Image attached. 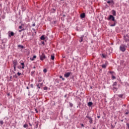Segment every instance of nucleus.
Here are the masks:
<instances>
[{
    "label": "nucleus",
    "instance_id": "f257e3e1",
    "mask_svg": "<svg viewBox=\"0 0 129 129\" xmlns=\"http://www.w3.org/2000/svg\"><path fill=\"white\" fill-rule=\"evenodd\" d=\"M126 48H127V46L125 44H121L120 46V50L121 52H124L126 50Z\"/></svg>",
    "mask_w": 129,
    "mask_h": 129
},
{
    "label": "nucleus",
    "instance_id": "f03ea898",
    "mask_svg": "<svg viewBox=\"0 0 129 129\" xmlns=\"http://www.w3.org/2000/svg\"><path fill=\"white\" fill-rule=\"evenodd\" d=\"M19 29H20L19 30L20 33H21L22 31H25V30H26L25 28V25L24 24H22L19 27Z\"/></svg>",
    "mask_w": 129,
    "mask_h": 129
},
{
    "label": "nucleus",
    "instance_id": "7ed1b4c3",
    "mask_svg": "<svg viewBox=\"0 0 129 129\" xmlns=\"http://www.w3.org/2000/svg\"><path fill=\"white\" fill-rule=\"evenodd\" d=\"M20 64L21 66H18L17 68H18V69H25V63L24 62H21Z\"/></svg>",
    "mask_w": 129,
    "mask_h": 129
},
{
    "label": "nucleus",
    "instance_id": "20e7f679",
    "mask_svg": "<svg viewBox=\"0 0 129 129\" xmlns=\"http://www.w3.org/2000/svg\"><path fill=\"white\" fill-rule=\"evenodd\" d=\"M124 40L125 42H128L129 41V34L124 36Z\"/></svg>",
    "mask_w": 129,
    "mask_h": 129
},
{
    "label": "nucleus",
    "instance_id": "39448f33",
    "mask_svg": "<svg viewBox=\"0 0 129 129\" xmlns=\"http://www.w3.org/2000/svg\"><path fill=\"white\" fill-rule=\"evenodd\" d=\"M108 20H111V21H113V22H116V20H115L114 17H113V16L112 15H110L109 18H108Z\"/></svg>",
    "mask_w": 129,
    "mask_h": 129
},
{
    "label": "nucleus",
    "instance_id": "423d86ee",
    "mask_svg": "<svg viewBox=\"0 0 129 129\" xmlns=\"http://www.w3.org/2000/svg\"><path fill=\"white\" fill-rule=\"evenodd\" d=\"M18 61H17V60H14L13 62V67H17L18 66Z\"/></svg>",
    "mask_w": 129,
    "mask_h": 129
},
{
    "label": "nucleus",
    "instance_id": "0eeeda50",
    "mask_svg": "<svg viewBox=\"0 0 129 129\" xmlns=\"http://www.w3.org/2000/svg\"><path fill=\"white\" fill-rule=\"evenodd\" d=\"M71 74V73L69 72V73H67L64 74V77H66V78L69 77V76H70V75Z\"/></svg>",
    "mask_w": 129,
    "mask_h": 129
},
{
    "label": "nucleus",
    "instance_id": "6e6552de",
    "mask_svg": "<svg viewBox=\"0 0 129 129\" xmlns=\"http://www.w3.org/2000/svg\"><path fill=\"white\" fill-rule=\"evenodd\" d=\"M45 58H46V56H45V54H42L41 56H40V60H44V59H45Z\"/></svg>",
    "mask_w": 129,
    "mask_h": 129
},
{
    "label": "nucleus",
    "instance_id": "1a4fd4ad",
    "mask_svg": "<svg viewBox=\"0 0 129 129\" xmlns=\"http://www.w3.org/2000/svg\"><path fill=\"white\" fill-rule=\"evenodd\" d=\"M86 117L89 119V123H92V118L91 117H89L88 116H87Z\"/></svg>",
    "mask_w": 129,
    "mask_h": 129
},
{
    "label": "nucleus",
    "instance_id": "9d476101",
    "mask_svg": "<svg viewBox=\"0 0 129 129\" xmlns=\"http://www.w3.org/2000/svg\"><path fill=\"white\" fill-rule=\"evenodd\" d=\"M112 14L113 15V16H116V12L115 11V10H113L111 11Z\"/></svg>",
    "mask_w": 129,
    "mask_h": 129
},
{
    "label": "nucleus",
    "instance_id": "9b49d317",
    "mask_svg": "<svg viewBox=\"0 0 129 129\" xmlns=\"http://www.w3.org/2000/svg\"><path fill=\"white\" fill-rule=\"evenodd\" d=\"M80 17L82 19H84V18H85V13L81 14Z\"/></svg>",
    "mask_w": 129,
    "mask_h": 129
},
{
    "label": "nucleus",
    "instance_id": "f8f14e48",
    "mask_svg": "<svg viewBox=\"0 0 129 129\" xmlns=\"http://www.w3.org/2000/svg\"><path fill=\"white\" fill-rule=\"evenodd\" d=\"M36 58H37V56L34 55L33 57L30 58V60H31V61H34V60H35Z\"/></svg>",
    "mask_w": 129,
    "mask_h": 129
},
{
    "label": "nucleus",
    "instance_id": "ddd939ff",
    "mask_svg": "<svg viewBox=\"0 0 129 129\" xmlns=\"http://www.w3.org/2000/svg\"><path fill=\"white\" fill-rule=\"evenodd\" d=\"M107 4H112V5H114V2L113 0H111V1L107 2Z\"/></svg>",
    "mask_w": 129,
    "mask_h": 129
},
{
    "label": "nucleus",
    "instance_id": "4468645a",
    "mask_svg": "<svg viewBox=\"0 0 129 129\" xmlns=\"http://www.w3.org/2000/svg\"><path fill=\"white\" fill-rule=\"evenodd\" d=\"M14 33H11L9 34V38H11L12 37V36H14Z\"/></svg>",
    "mask_w": 129,
    "mask_h": 129
},
{
    "label": "nucleus",
    "instance_id": "2eb2a0df",
    "mask_svg": "<svg viewBox=\"0 0 129 129\" xmlns=\"http://www.w3.org/2000/svg\"><path fill=\"white\" fill-rule=\"evenodd\" d=\"M41 40H45L46 38L45 37V36L42 35L41 37H40Z\"/></svg>",
    "mask_w": 129,
    "mask_h": 129
},
{
    "label": "nucleus",
    "instance_id": "dca6fc26",
    "mask_svg": "<svg viewBox=\"0 0 129 129\" xmlns=\"http://www.w3.org/2000/svg\"><path fill=\"white\" fill-rule=\"evenodd\" d=\"M18 48H20V49H24V46L23 45H18Z\"/></svg>",
    "mask_w": 129,
    "mask_h": 129
},
{
    "label": "nucleus",
    "instance_id": "f3484780",
    "mask_svg": "<svg viewBox=\"0 0 129 129\" xmlns=\"http://www.w3.org/2000/svg\"><path fill=\"white\" fill-rule=\"evenodd\" d=\"M107 66V63L106 62L105 64L102 65V68H105Z\"/></svg>",
    "mask_w": 129,
    "mask_h": 129
},
{
    "label": "nucleus",
    "instance_id": "a211bd4d",
    "mask_svg": "<svg viewBox=\"0 0 129 129\" xmlns=\"http://www.w3.org/2000/svg\"><path fill=\"white\" fill-rule=\"evenodd\" d=\"M88 106H91V105H92V102H89L88 103Z\"/></svg>",
    "mask_w": 129,
    "mask_h": 129
},
{
    "label": "nucleus",
    "instance_id": "6ab92c4d",
    "mask_svg": "<svg viewBox=\"0 0 129 129\" xmlns=\"http://www.w3.org/2000/svg\"><path fill=\"white\" fill-rule=\"evenodd\" d=\"M115 22H114L113 24H111V25H110V26H111V27H114V26H115V25H116Z\"/></svg>",
    "mask_w": 129,
    "mask_h": 129
},
{
    "label": "nucleus",
    "instance_id": "aec40b11",
    "mask_svg": "<svg viewBox=\"0 0 129 129\" xmlns=\"http://www.w3.org/2000/svg\"><path fill=\"white\" fill-rule=\"evenodd\" d=\"M83 38H84V36H82V37L81 38V40H80V43H81V42L83 41Z\"/></svg>",
    "mask_w": 129,
    "mask_h": 129
},
{
    "label": "nucleus",
    "instance_id": "412c9836",
    "mask_svg": "<svg viewBox=\"0 0 129 129\" xmlns=\"http://www.w3.org/2000/svg\"><path fill=\"white\" fill-rule=\"evenodd\" d=\"M51 60H54L55 59V56L53 55H51Z\"/></svg>",
    "mask_w": 129,
    "mask_h": 129
},
{
    "label": "nucleus",
    "instance_id": "4be33fe9",
    "mask_svg": "<svg viewBox=\"0 0 129 129\" xmlns=\"http://www.w3.org/2000/svg\"><path fill=\"white\" fill-rule=\"evenodd\" d=\"M43 72H44V73H47V69H44L43 70Z\"/></svg>",
    "mask_w": 129,
    "mask_h": 129
},
{
    "label": "nucleus",
    "instance_id": "5701e85b",
    "mask_svg": "<svg viewBox=\"0 0 129 129\" xmlns=\"http://www.w3.org/2000/svg\"><path fill=\"white\" fill-rule=\"evenodd\" d=\"M0 124H4V121H3V120H1L0 121Z\"/></svg>",
    "mask_w": 129,
    "mask_h": 129
},
{
    "label": "nucleus",
    "instance_id": "b1692460",
    "mask_svg": "<svg viewBox=\"0 0 129 129\" xmlns=\"http://www.w3.org/2000/svg\"><path fill=\"white\" fill-rule=\"evenodd\" d=\"M44 90H47V89H48V87H45L44 88H43Z\"/></svg>",
    "mask_w": 129,
    "mask_h": 129
},
{
    "label": "nucleus",
    "instance_id": "393cba45",
    "mask_svg": "<svg viewBox=\"0 0 129 129\" xmlns=\"http://www.w3.org/2000/svg\"><path fill=\"white\" fill-rule=\"evenodd\" d=\"M70 106H71V107H72V106H73V104L70 103Z\"/></svg>",
    "mask_w": 129,
    "mask_h": 129
},
{
    "label": "nucleus",
    "instance_id": "a878e982",
    "mask_svg": "<svg viewBox=\"0 0 129 129\" xmlns=\"http://www.w3.org/2000/svg\"><path fill=\"white\" fill-rule=\"evenodd\" d=\"M21 74V73H19V72L17 73V75L18 76H20Z\"/></svg>",
    "mask_w": 129,
    "mask_h": 129
},
{
    "label": "nucleus",
    "instance_id": "bb28decb",
    "mask_svg": "<svg viewBox=\"0 0 129 129\" xmlns=\"http://www.w3.org/2000/svg\"><path fill=\"white\" fill-rule=\"evenodd\" d=\"M27 126H28L27 124H24V126H23V127H25V128L27 127Z\"/></svg>",
    "mask_w": 129,
    "mask_h": 129
},
{
    "label": "nucleus",
    "instance_id": "cd10ccee",
    "mask_svg": "<svg viewBox=\"0 0 129 129\" xmlns=\"http://www.w3.org/2000/svg\"><path fill=\"white\" fill-rule=\"evenodd\" d=\"M14 71H16L17 67H13Z\"/></svg>",
    "mask_w": 129,
    "mask_h": 129
},
{
    "label": "nucleus",
    "instance_id": "c85d7f7f",
    "mask_svg": "<svg viewBox=\"0 0 129 129\" xmlns=\"http://www.w3.org/2000/svg\"><path fill=\"white\" fill-rule=\"evenodd\" d=\"M112 79H115V76H112Z\"/></svg>",
    "mask_w": 129,
    "mask_h": 129
},
{
    "label": "nucleus",
    "instance_id": "c756f323",
    "mask_svg": "<svg viewBox=\"0 0 129 129\" xmlns=\"http://www.w3.org/2000/svg\"><path fill=\"white\" fill-rule=\"evenodd\" d=\"M126 126H127V127H128V128H129V123H126Z\"/></svg>",
    "mask_w": 129,
    "mask_h": 129
},
{
    "label": "nucleus",
    "instance_id": "7c9ffc66",
    "mask_svg": "<svg viewBox=\"0 0 129 129\" xmlns=\"http://www.w3.org/2000/svg\"><path fill=\"white\" fill-rule=\"evenodd\" d=\"M116 85V82H114L113 84V86H114Z\"/></svg>",
    "mask_w": 129,
    "mask_h": 129
},
{
    "label": "nucleus",
    "instance_id": "2f4dec72",
    "mask_svg": "<svg viewBox=\"0 0 129 129\" xmlns=\"http://www.w3.org/2000/svg\"><path fill=\"white\" fill-rule=\"evenodd\" d=\"M37 87L39 88V89H40V88H41L40 85H37Z\"/></svg>",
    "mask_w": 129,
    "mask_h": 129
},
{
    "label": "nucleus",
    "instance_id": "473e14b6",
    "mask_svg": "<svg viewBox=\"0 0 129 129\" xmlns=\"http://www.w3.org/2000/svg\"><path fill=\"white\" fill-rule=\"evenodd\" d=\"M36 26V24L35 23H33L32 24V27H35Z\"/></svg>",
    "mask_w": 129,
    "mask_h": 129
},
{
    "label": "nucleus",
    "instance_id": "72a5a7b5",
    "mask_svg": "<svg viewBox=\"0 0 129 129\" xmlns=\"http://www.w3.org/2000/svg\"><path fill=\"white\" fill-rule=\"evenodd\" d=\"M56 21H53L52 23V24H56Z\"/></svg>",
    "mask_w": 129,
    "mask_h": 129
},
{
    "label": "nucleus",
    "instance_id": "f704fd0d",
    "mask_svg": "<svg viewBox=\"0 0 129 129\" xmlns=\"http://www.w3.org/2000/svg\"><path fill=\"white\" fill-rule=\"evenodd\" d=\"M119 97H122V95H119Z\"/></svg>",
    "mask_w": 129,
    "mask_h": 129
},
{
    "label": "nucleus",
    "instance_id": "c9c22d12",
    "mask_svg": "<svg viewBox=\"0 0 129 129\" xmlns=\"http://www.w3.org/2000/svg\"><path fill=\"white\" fill-rule=\"evenodd\" d=\"M128 113H129V112H127L125 113V114H128Z\"/></svg>",
    "mask_w": 129,
    "mask_h": 129
},
{
    "label": "nucleus",
    "instance_id": "e433bc0d",
    "mask_svg": "<svg viewBox=\"0 0 129 129\" xmlns=\"http://www.w3.org/2000/svg\"><path fill=\"white\" fill-rule=\"evenodd\" d=\"M102 57H103V58H104V57H105V56H104V54H102Z\"/></svg>",
    "mask_w": 129,
    "mask_h": 129
},
{
    "label": "nucleus",
    "instance_id": "4c0bfd02",
    "mask_svg": "<svg viewBox=\"0 0 129 129\" xmlns=\"http://www.w3.org/2000/svg\"><path fill=\"white\" fill-rule=\"evenodd\" d=\"M97 117H98V118H100V116H98Z\"/></svg>",
    "mask_w": 129,
    "mask_h": 129
},
{
    "label": "nucleus",
    "instance_id": "58836bf2",
    "mask_svg": "<svg viewBox=\"0 0 129 129\" xmlns=\"http://www.w3.org/2000/svg\"><path fill=\"white\" fill-rule=\"evenodd\" d=\"M27 89H29V87H27Z\"/></svg>",
    "mask_w": 129,
    "mask_h": 129
},
{
    "label": "nucleus",
    "instance_id": "ea45409f",
    "mask_svg": "<svg viewBox=\"0 0 129 129\" xmlns=\"http://www.w3.org/2000/svg\"><path fill=\"white\" fill-rule=\"evenodd\" d=\"M62 76H60V78H62Z\"/></svg>",
    "mask_w": 129,
    "mask_h": 129
},
{
    "label": "nucleus",
    "instance_id": "a19ab883",
    "mask_svg": "<svg viewBox=\"0 0 129 129\" xmlns=\"http://www.w3.org/2000/svg\"><path fill=\"white\" fill-rule=\"evenodd\" d=\"M82 126H83V124H82Z\"/></svg>",
    "mask_w": 129,
    "mask_h": 129
},
{
    "label": "nucleus",
    "instance_id": "79ce46f5",
    "mask_svg": "<svg viewBox=\"0 0 129 129\" xmlns=\"http://www.w3.org/2000/svg\"><path fill=\"white\" fill-rule=\"evenodd\" d=\"M53 11H56V10H55V9H53Z\"/></svg>",
    "mask_w": 129,
    "mask_h": 129
},
{
    "label": "nucleus",
    "instance_id": "37998d69",
    "mask_svg": "<svg viewBox=\"0 0 129 129\" xmlns=\"http://www.w3.org/2000/svg\"><path fill=\"white\" fill-rule=\"evenodd\" d=\"M31 87H33V85H31Z\"/></svg>",
    "mask_w": 129,
    "mask_h": 129
},
{
    "label": "nucleus",
    "instance_id": "c03bdc74",
    "mask_svg": "<svg viewBox=\"0 0 129 129\" xmlns=\"http://www.w3.org/2000/svg\"><path fill=\"white\" fill-rule=\"evenodd\" d=\"M126 129H129V128L127 127Z\"/></svg>",
    "mask_w": 129,
    "mask_h": 129
},
{
    "label": "nucleus",
    "instance_id": "a18cd8bd",
    "mask_svg": "<svg viewBox=\"0 0 129 129\" xmlns=\"http://www.w3.org/2000/svg\"><path fill=\"white\" fill-rule=\"evenodd\" d=\"M62 80H64V79L62 78Z\"/></svg>",
    "mask_w": 129,
    "mask_h": 129
},
{
    "label": "nucleus",
    "instance_id": "49530a36",
    "mask_svg": "<svg viewBox=\"0 0 129 129\" xmlns=\"http://www.w3.org/2000/svg\"><path fill=\"white\" fill-rule=\"evenodd\" d=\"M40 84V85H42V84Z\"/></svg>",
    "mask_w": 129,
    "mask_h": 129
},
{
    "label": "nucleus",
    "instance_id": "de8ad7c7",
    "mask_svg": "<svg viewBox=\"0 0 129 129\" xmlns=\"http://www.w3.org/2000/svg\"><path fill=\"white\" fill-rule=\"evenodd\" d=\"M64 97H66V95L64 96Z\"/></svg>",
    "mask_w": 129,
    "mask_h": 129
},
{
    "label": "nucleus",
    "instance_id": "09e8293b",
    "mask_svg": "<svg viewBox=\"0 0 129 129\" xmlns=\"http://www.w3.org/2000/svg\"><path fill=\"white\" fill-rule=\"evenodd\" d=\"M25 9H24V11H25Z\"/></svg>",
    "mask_w": 129,
    "mask_h": 129
},
{
    "label": "nucleus",
    "instance_id": "8fccbe9b",
    "mask_svg": "<svg viewBox=\"0 0 129 129\" xmlns=\"http://www.w3.org/2000/svg\"><path fill=\"white\" fill-rule=\"evenodd\" d=\"M11 33H13V32H11Z\"/></svg>",
    "mask_w": 129,
    "mask_h": 129
},
{
    "label": "nucleus",
    "instance_id": "3c124183",
    "mask_svg": "<svg viewBox=\"0 0 129 129\" xmlns=\"http://www.w3.org/2000/svg\"><path fill=\"white\" fill-rule=\"evenodd\" d=\"M6 129H9V128H6Z\"/></svg>",
    "mask_w": 129,
    "mask_h": 129
},
{
    "label": "nucleus",
    "instance_id": "603ef678",
    "mask_svg": "<svg viewBox=\"0 0 129 129\" xmlns=\"http://www.w3.org/2000/svg\"><path fill=\"white\" fill-rule=\"evenodd\" d=\"M104 1H106V0H104Z\"/></svg>",
    "mask_w": 129,
    "mask_h": 129
}]
</instances>
